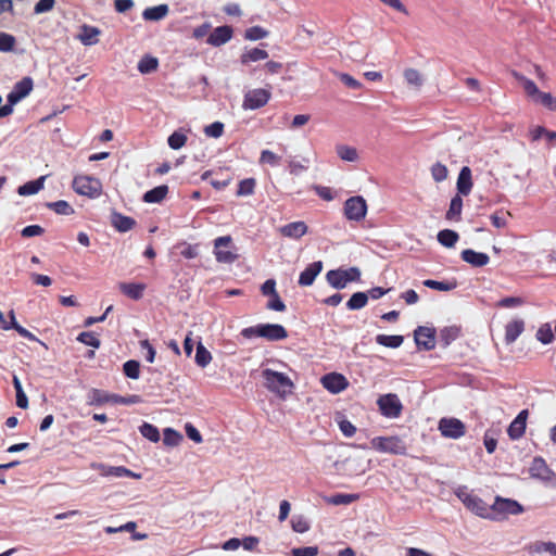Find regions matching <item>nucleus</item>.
I'll use <instances>...</instances> for the list:
<instances>
[{
	"label": "nucleus",
	"instance_id": "nucleus-1",
	"mask_svg": "<svg viewBox=\"0 0 556 556\" xmlns=\"http://www.w3.org/2000/svg\"><path fill=\"white\" fill-rule=\"evenodd\" d=\"M262 377L265 388L280 397H285L293 389V382L282 372L266 368L262 371Z\"/></svg>",
	"mask_w": 556,
	"mask_h": 556
},
{
	"label": "nucleus",
	"instance_id": "nucleus-2",
	"mask_svg": "<svg viewBox=\"0 0 556 556\" xmlns=\"http://www.w3.org/2000/svg\"><path fill=\"white\" fill-rule=\"evenodd\" d=\"M214 255L218 263L231 264L239 257L231 236L218 237L214 240Z\"/></svg>",
	"mask_w": 556,
	"mask_h": 556
},
{
	"label": "nucleus",
	"instance_id": "nucleus-3",
	"mask_svg": "<svg viewBox=\"0 0 556 556\" xmlns=\"http://www.w3.org/2000/svg\"><path fill=\"white\" fill-rule=\"evenodd\" d=\"M73 189L76 193L88 198H98L102 193L101 181L92 176L79 175L73 179Z\"/></svg>",
	"mask_w": 556,
	"mask_h": 556
},
{
	"label": "nucleus",
	"instance_id": "nucleus-4",
	"mask_svg": "<svg viewBox=\"0 0 556 556\" xmlns=\"http://www.w3.org/2000/svg\"><path fill=\"white\" fill-rule=\"evenodd\" d=\"M491 517L489 519H504L509 515H518L522 513V506L514 500L497 496L494 503L489 507Z\"/></svg>",
	"mask_w": 556,
	"mask_h": 556
},
{
	"label": "nucleus",
	"instance_id": "nucleus-5",
	"mask_svg": "<svg viewBox=\"0 0 556 556\" xmlns=\"http://www.w3.org/2000/svg\"><path fill=\"white\" fill-rule=\"evenodd\" d=\"M455 493L470 511L482 518L491 517L489 506L480 497L470 493L466 488H458Z\"/></svg>",
	"mask_w": 556,
	"mask_h": 556
},
{
	"label": "nucleus",
	"instance_id": "nucleus-6",
	"mask_svg": "<svg viewBox=\"0 0 556 556\" xmlns=\"http://www.w3.org/2000/svg\"><path fill=\"white\" fill-rule=\"evenodd\" d=\"M370 445L372 448L381 453H390L404 455L406 454V446L403 441L395 435L392 437H376L371 439Z\"/></svg>",
	"mask_w": 556,
	"mask_h": 556
},
{
	"label": "nucleus",
	"instance_id": "nucleus-7",
	"mask_svg": "<svg viewBox=\"0 0 556 556\" xmlns=\"http://www.w3.org/2000/svg\"><path fill=\"white\" fill-rule=\"evenodd\" d=\"M361 271L356 267L333 269L327 273V281L336 289H343L351 281H358Z\"/></svg>",
	"mask_w": 556,
	"mask_h": 556
},
{
	"label": "nucleus",
	"instance_id": "nucleus-8",
	"mask_svg": "<svg viewBox=\"0 0 556 556\" xmlns=\"http://www.w3.org/2000/svg\"><path fill=\"white\" fill-rule=\"evenodd\" d=\"M377 405L380 414L387 418L395 419L402 414L403 405L399 396L394 393H388L379 396Z\"/></svg>",
	"mask_w": 556,
	"mask_h": 556
},
{
	"label": "nucleus",
	"instance_id": "nucleus-9",
	"mask_svg": "<svg viewBox=\"0 0 556 556\" xmlns=\"http://www.w3.org/2000/svg\"><path fill=\"white\" fill-rule=\"evenodd\" d=\"M343 210L346 219L362 222L367 214V203L363 197H352L345 201Z\"/></svg>",
	"mask_w": 556,
	"mask_h": 556
},
{
	"label": "nucleus",
	"instance_id": "nucleus-10",
	"mask_svg": "<svg viewBox=\"0 0 556 556\" xmlns=\"http://www.w3.org/2000/svg\"><path fill=\"white\" fill-rule=\"evenodd\" d=\"M270 99V91L265 88H256L245 92L242 108L244 110H256L267 104Z\"/></svg>",
	"mask_w": 556,
	"mask_h": 556
},
{
	"label": "nucleus",
	"instance_id": "nucleus-11",
	"mask_svg": "<svg viewBox=\"0 0 556 556\" xmlns=\"http://www.w3.org/2000/svg\"><path fill=\"white\" fill-rule=\"evenodd\" d=\"M438 429L441 434L445 438L450 439H458L463 437L466 432V427L464 422L454 417H444L439 421Z\"/></svg>",
	"mask_w": 556,
	"mask_h": 556
},
{
	"label": "nucleus",
	"instance_id": "nucleus-12",
	"mask_svg": "<svg viewBox=\"0 0 556 556\" xmlns=\"http://www.w3.org/2000/svg\"><path fill=\"white\" fill-rule=\"evenodd\" d=\"M320 382L323 387L332 394L340 393L349 387L348 379L338 372L323 376Z\"/></svg>",
	"mask_w": 556,
	"mask_h": 556
},
{
	"label": "nucleus",
	"instance_id": "nucleus-13",
	"mask_svg": "<svg viewBox=\"0 0 556 556\" xmlns=\"http://www.w3.org/2000/svg\"><path fill=\"white\" fill-rule=\"evenodd\" d=\"M91 467L99 471L102 477H131L134 479H140V473H135L123 466H105L103 464H92Z\"/></svg>",
	"mask_w": 556,
	"mask_h": 556
},
{
	"label": "nucleus",
	"instance_id": "nucleus-14",
	"mask_svg": "<svg viewBox=\"0 0 556 556\" xmlns=\"http://www.w3.org/2000/svg\"><path fill=\"white\" fill-rule=\"evenodd\" d=\"M414 334L418 348L430 351L435 346L434 329L420 326L415 330Z\"/></svg>",
	"mask_w": 556,
	"mask_h": 556
},
{
	"label": "nucleus",
	"instance_id": "nucleus-15",
	"mask_svg": "<svg viewBox=\"0 0 556 556\" xmlns=\"http://www.w3.org/2000/svg\"><path fill=\"white\" fill-rule=\"evenodd\" d=\"M530 475L532 478L543 481H551L555 476L542 457H535L533 459L530 467Z\"/></svg>",
	"mask_w": 556,
	"mask_h": 556
},
{
	"label": "nucleus",
	"instance_id": "nucleus-16",
	"mask_svg": "<svg viewBox=\"0 0 556 556\" xmlns=\"http://www.w3.org/2000/svg\"><path fill=\"white\" fill-rule=\"evenodd\" d=\"M528 415H529L528 409H523L510 422V425L507 429V433L511 440H518L525 434Z\"/></svg>",
	"mask_w": 556,
	"mask_h": 556
},
{
	"label": "nucleus",
	"instance_id": "nucleus-17",
	"mask_svg": "<svg viewBox=\"0 0 556 556\" xmlns=\"http://www.w3.org/2000/svg\"><path fill=\"white\" fill-rule=\"evenodd\" d=\"M33 89V80L25 77L15 84L12 91L8 94V102L17 103L25 98Z\"/></svg>",
	"mask_w": 556,
	"mask_h": 556
},
{
	"label": "nucleus",
	"instance_id": "nucleus-18",
	"mask_svg": "<svg viewBox=\"0 0 556 556\" xmlns=\"http://www.w3.org/2000/svg\"><path fill=\"white\" fill-rule=\"evenodd\" d=\"M308 227L304 222H293L281 226L278 231L282 237L299 240L307 233Z\"/></svg>",
	"mask_w": 556,
	"mask_h": 556
},
{
	"label": "nucleus",
	"instance_id": "nucleus-19",
	"mask_svg": "<svg viewBox=\"0 0 556 556\" xmlns=\"http://www.w3.org/2000/svg\"><path fill=\"white\" fill-rule=\"evenodd\" d=\"M261 338L268 341H281L288 337L285 327L278 324H261Z\"/></svg>",
	"mask_w": 556,
	"mask_h": 556
},
{
	"label": "nucleus",
	"instance_id": "nucleus-20",
	"mask_svg": "<svg viewBox=\"0 0 556 556\" xmlns=\"http://www.w3.org/2000/svg\"><path fill=\"white\" fill-rule=\"evenodd\" d=\"M514 78L522 86L527 97L533 102L536 103L540 99L543 91H540L538 86L531 79L521 75L518 72H513Z\"/></svg>",
	"mask_w": 556,
	"mask_h": 556
},
{
	"label": "nucleus",
	"instance_id": "nucleus-21",
	"mask_svg": "<svg viewBox=\"0 0 556 556\" xmlns=\"http://www.w3.org/2000/svg\"><path fill=\"white\" fill-rule=\"evenodd\" d=\"M232 37V28L230 26L224 25L216 27L207 37L206 42L213 47H219L227 41H229Z\"/></svg>",
	"mask_w": 556,
	"mask_h": 556
},
{
	"label": "nucleus",
	"instance_id": "nucleus-22",
	"mask_svg": "<svg viewBox=\"0 0 556 556\" xmlns=\"http://www.w3.org/2000/svg\"><path fill=\"white\" fill-rule=\"evenodd\" d=\"M472 186L471 169L468 166H464L458 174L456 182L457 194L468 195L471 192Z\"/></svg>",
	"mask_w": 556,
	"mask_h": 556
},
{
	"label": "nucleus",
	"instance_id": "nucleus-23",
	"mask_svg": "<svg viewBox=\"0 0 556 556\" xmlns=\"http://www.w3.org/2000/svg\"><path fill=\"white\" fill-rule=\"evenodd\" d=\"M323 263L320 261L309 264L299 277V285L303 287L311 286L316 276L321 271Z\"/></svg>",
	"mask_w": 556,
	"mask_h": 556
},
{
	"label": "nucleus",
	"instance_id": "nucleus-24",
	"mask_svg": "<svg viewBox=\"0 0 556 556\" xmlns=\"http://www.w3.org/2000/svg\"><path fill=\"white\" fill-rule=\"evenodd\" d=\"M525 330V321L520 318L510 320L505 326V342L511 344Z\"/></svg>",
	"mask_w": 556,
	"mask_h": 556
},
{
	"label": "nucleus",
	"instance_id": "nucleus-25",
	"mask_svg": "<svg viewBox=\"0 0 556 556\" xmlns=\"http://www.w3.org/2000/svg\"><path fill=\"white\" fill-rule=\"evenodd\" d=\"M462 258L464 262L470 264L473 267H483L490 261L488 254L481 253V252H476L471 249L464 250L462 252Z\"/></svg>",
	"mask_w": 556,
	"mask_h": 556
},
{
	"label": "nucleus",
	"instance_id": "nucleus-26",
	"mask_svg": "<svg viewBox=\"0 0 556 556\" xmlns=\"http://www.w3.org/2000/svg\"><path fill=\"white\" fill-rule=\"evenodd\" d=\"M100 33L99 28L84 24L80 26L77 38L85 46H93L98 42Z\"/></svg>",
	"mask_w": 556,
	"mask_h": 556
},
{
	"label": "nucleus",
	"instance_id": "nucleus-27",
	"mask_svg": "<svg viewBox=\"0 0 556 556\" xmlns=\"http://www.w3.org/2000/svg\"><path fill=\"white\" fill-rule=\"evenodd\" d=\"M111 224L117 231L126 232L134 228L136 222L131 217L124 216L117 212H113L111 214Z\"/></svg>",
	"mask_w": 556,
	"mask_h": 556
},
{
	"label": "nucleus",
	"instance_id": "nucleus-28",
	"mask_svg": "<svg viewBox=\"0 0 556 556\" xmlns=\"http://www.w3.org/2000/svg\"><path fill=\"white\" fill-rule=\"evenodd\" d=\"M267 58L268 52L266 50L261 48H252L242 52L240 55V63L247 66L251 63L266 60Z\"/></svg>",
	"mask_w": 556,
	"mask_h": 556
},
{
	"label": "nucleus",
	"instance_id": "nucleus-29",
	"mask_svg": "<svg viewBox=\"0 0 556 556\" xmlns=\"http://www.w3.org/2000/svg\"><path fill=\"white\" fill-rule=\"evenodd\" d=\"M118 288L122 293L129 299L140 300L143 295V291L146 290V285L135 282H121L118 283Z\"/></svg>",
	"mask_w": 556,
	"mask_h": 556
},
{
	"label": "nucleus",
	"instance_id": "nucleus-30",
	"mask_svg": "<svg viewBox=\"0 0 556 556\" xmlns=\"http://www.w3.org/2000/svg\"><path fill=\"white\" fill-rule=\"evenodd\" d=\"M168 13V5L167 4H160L152 8H147L143 13L142 17L146 21L149 22H157L163 20Z\"/></svg>",
	"mask_w": 556,
	"mask_h": 556
},
{
	"label": "nucleus",
	"instance_id": "nucleus-31",
	"mask_svg": "<svg viewBox=\"0 0 556 556\" xmlns=\"http://www.w3.org/2000/svg\"><path fill=\"white\" fill-rule=\"evenodd\" d=\"M46 176H41L36 180L27 181L17 189V193L22 197L31 195L39 192L43 188Z\"/></svg>",
	"mask_w": 556,
	"mask_h": 556
},
{
	"label": "nucleus",
	"instance_id": "nucleus-32",
	"mask_svg": "<svg viewBox=\"0 0 556 556\" xmlns=\"http://www.w3.org/2000/svg\"><path fill=\"white\" fill-rule=\"evenodd\" d=\"M167 192H168V187L166 185H161V186L153 188L152 190L147 191L143 194L142 200L146 203H160L165 199Z\"/></svg>",
	"mask_w": 556,
	"mask_h": 556
},
{
	"label": "nucleus",
	"instance_id": "nucleus-33",
	"mask_svg": "<svg viewBox=\"0 0 556 556\" xmlns=\"http://www.w3.org/2000/svg\"><path fill=\"white\" fill-rule=\"evenodd\" d=\"M0 327L3 330L14 329L23 338H26V339L31 340V341H39L31 332H29L24 327L20 326L17 323H8L4 319V316H3V314L1 312H0Z\"/></svg>",
	"mask_w": 556,
	"mask_h": 556
},
{
	"label": "nucleus",
	"instance_id": "nucleus-34",
	"mask_svg": "<svg viewBox=\"0 0 556 556\" xmlns=\"http://www.w3.org/2000/svg\"><path fill=\"white\" fill-rule=\"evenodd\" d=\"M463 210L462 195L456 194L452 198L450 207L446 212L445 218L448 220L459 222Z\"/></svg>",
	"mask_w": 556,
	"mask_h": 556
},
{
	"label": "nucleus",
	"instance_id": "nucleus-35",
	"mask_svg": "<svg viewBox=\"0 0 556 556\" xmlns=\"http://www.w3.org/2000/svg\"><path fill=\"white\" fill-rule=\"evenodd\" d=\"M529 137L533 142L540 140L543 137L553 143L556 141V131L547 130L543 126H533L529 129Z\"/></svg>",
	"mask_w": 556,
	"mask_h": 556
},
{
	"label": "nucleus",
	"instance_id": "nucleus-36",
	"mask_svg": "<svg viewBox=\"0 0 556 556\" xmlns=\"http://www.w3.org/2000/svg\"><path fill=\"white\" fill-rule=\"evenodd\" d=\"M526 548L529 554H541L543 552H548L549 554L556 556V544L554 542L536 541L529 544Z\"/></svg>",
	"mask_w": 556,
	"mask_h": 556
},
{
	"label": "nucleus",
	"instance_id": "nucleus-37",
	"mask_svg": "<svg viewBox=\"0 0 556 556\" xmlns=\"http://www.w3.org/2000/svg\"><path fill=\"white\" fill-rule=\"evenodd\" d=\"M336 151L338 156L345 162H357L359 159L358 151L356 148L346 146V144H338L336 147Z\"/></svg>",
	"mask_w": 556,
	"mask_h": 556
},
{
	"label": "nucleus",
	"instance_id": "nucleus-38",
	"mask_svg": "<svg viewBox=\"0 0 556 556\" xmlns=\"http://www.w3.org/2000/svg\"><path fill=\"white\" fill-rule=\"evenodd\" d=\"M159 61L152 55H144L138 63V71L141 74H150L157 70Z\"/></svg>",
	"mask_w": 556,
	"mask_h": 556
},
{
	"label": "nucleus",
	"instance_id": "nucleus-39",
	"mask_svg": "<svg viewBox=\"0 0 556 556\" xmlns=\"http://www.w3.org/2000/svg\"><path fill=\"white\" fill-rule=\"evenodd\" d=\"M194 361L197 365L202 368L206 367L212 361V354L210 353L208 350H206V348L202 344L201 341H199L197 344Z\"/></svg>",
	"mask_w": 556,
	"mask_h": 556
},
{
	"label": "nucleus",
	"instance_id": "nucleus-40",
	"mask_svg": "<svg viewBox=\"0 0 556 556\" xmlns=\"http://www.w3.org/2000/svg\"><path fill=\"white\" fill-rule=\"evenodd\" d=\"M404 338L402 336H387V334H378L376 337V342L380 345L396 349L402 345Z\"/></svg>",
	"mask_w": 556,
	"mask_h": 556
},
{
	"label": "nucleus",
	"instance_id": "nucleus-41",
	"mask_svg": "<svg viewBox=\"0 0 556 556\" xmlns=\"http://www.w3.org/2000/svg\"><path fill=\"white\" fill-rule=\"evenodd\" d=\"M458 240V233L451 229L439 231L438 241L446 248H453Z\"/></svg>",
	"mask_w": 556,
	"mask_h": 556
},
{
	"label": "nucleus",
	"instance_id": "nucleus-42",
	"mask_svg": "<svg viewBox=\"0 0 556 556\" xmlns=\"http://www.w3.org/2000/svg\"><path fill=\"white\" fill-rule=\"evenodd\" d=\"M538 341L542 344H549L554 340V333L552 330V326L548 323L542 324L535 334Z\"/></svg>",
	"mask_w": 556,
	"mask_h": 556
},
{
	"label": "nucleus",
	"instance_id": "nucleus-43",
	"mask_svg": "<svg viewBox=\"0 0 556 556\" xmlns=\"http://www.w3.org/2000/svg\"><path fill=\"white\" fill-rule=\"evenodd\" d=\"M404 78L409 86L416 89H419L424 84L422 75L415 68H406L404 71Z\"/></svg>",
	"mask_w": 556,
	"mask_h": 556
},
{
	"label": "nucleus",
	"instance_id": "nucleus-44",
	"mask_svg": "<svg viewBox=\"0 0 556 556\" xmlns=\"http://www.w3.org/2000/svg\"><path fill=\"white\" fill-rule=\"evenodd\" d=\"M422 283H424V286H426L430 289H434V290H439V291H451L457 287V282L455 280L437 281V280H432V279H427Z\"/></svg>",
	"mask_w": 556,
	"mask_h": 556
},
{
	"label": "nucleus",
	"instance_id": "nucleus-45",
	"mask_svg": "<svg viewBox=\"0 0 556 556\" xmlns=\"http://www.w3.org/2000/svg\"><path fill=\"white\" fill-rule=\"evenodd\" d=\"M459 333L460 329L456 326L445 327L440 331V341L446 346L456 340Z\"/></svg>",
	"mask_w": 556,
	"mask_h": 556
},
{
	"label": "nucleus",
	"instance_id": "nucleus-46",
	"mask_svg": "<svg viewBox=\"0 0 556 556\" xmlns=\"http://www.w3.org/2000/svg\"><path fill=\"white\" fill-rule=\"evenodd\" d=\"M368 301V294L365 292H356L354 293L346 303L349 309H361L363 308Z\"/></svg>",
	"mask_w": 556,
	"mask_h": 556
},
{
	"label": "nucleus",
	"instance_id": "nucleus-47",
	"mask_svg": "<svg viewBox=\"0 0 556 556\" xmlns=\"http://www.w3.org/2000/svg\"><path fill=\"white\" fill-rule=\"evenodd\" d=\"M167 142L173 150H178L186 144L187 135L181 129L176 130L168 137Z\"/></svg>",
	"mask_w": 556,
	"mask_h": 556
},
{
	"label": "nucleus",
	"instance_id": "nucleus-48",
	"mask_svg": "<svg viewBox=\"0 0 556 556\" xmlns=\"http://www.w3.org/2000/svg\"><path fill=\"white\" fill-rule=\"evenodd\" d=\"M358 494L339 493L328 497L326 501L332 505H348L358 500Z\"/></svg>",
	"mask_w": 556,
	"mask_h": 556
},
{
	"label": "nucleus",
	"instance_id": "nucleus-49",
	"mask_svg": "<svg viewBox=\"0 0 556 556\" xmlns=\"http://www.w3.org/2000/svg\"><path fill=\"white\" fill-rule=\"evenodd\" d=\"M182 441V435L172 429V428H165L164 429V437H163V443L166 445V446H177L180 442Z\"/></svg>",
	"mask_w": 556,
	"mask_h": 556
},
{
	"label": "nucleus",
	"instance_id": "nucleus-50",
	"mask_svg": "<svg viewBox=\"0 0 556 556\" xmlns=\"http://www.w3.org/2000/svg\"><path fill=\"white\" fill-rule=\"evenodd\" d=\"M139 430H140V433L142 434V437H144L149 441L154 442V443L160 441V432L155 426L148 424V422H143L140 426Z\"/></svg>",
	"mask_w": 556,
	"mask_h": 556
},
{
	"label": "nucleus",
	"instance_id": "nucleus-51",
	"mask_svg": "<svg viewBox=\"0 0 556 556\" xmlns=\"http://www.w3.org/2000/svg\"><path fill=\"white\" fill-rule=\"evenodd\" d=\"M48 207L53 210L56 214L60 215H72L74 214L73 207L63 200L56 201V202H50L47 204Z\"/></svg>",
	"mask_w": 556,
	"mask_h": 556
},
{
	"label": "nucleus",
	"instance_id": "nucleus-52",
	"mask_svg": "<svg viewBox=\"0 0 556 556\" xmlns=\"http://www.w3.org/2000/svg\"><path fill=\"white\" fill-rule=\"evenodd\" d=\"M447 175L448 170L444 164L437 162L431 166V176L434 181L441 182L447 178Z\"/></svg>",
	"mask_w": 556,
	"mask_h": 556
},
{
	"label": "nucleus",
	"instance_id": "nucleus-53",
	"mask_svg": "<svg viewBox=\"0 0 556 556\" xmlns=\"http://www.w3.org/2000/svg\"><path fill=\"white\" fill-rule=\"evenodd\" d=\"M337 422L339 425V428L341 432L346 437L351 438L355 434L356 428L353 426L343 415H339L337 417Z\"/></svg>",
	"mask_w": 556,
	"mask_h": 556
},
{
	"label": "nucleus",
	"instance_id": "nucleus-54",
	"mask_svg": "<svg viewBox=\"0 0 556 556\" xmlns=\"http://www.w3.org/2000/svg\"><path fill=\"white\" fill-rule=\"evenodd\" d=\"M255 188V179L253 178H247L239 182L237 195L243 197V195H250L254 192Z\"/></svg>",
	"mask_w": 556,
	"mask_h": 556
},
{
	"label": "nucleus",
	"instance_id": "nucleus-55",
	"mask_svg": "<svg viewBox=\"0 0 556 556\" xmlns=\"http://www.w3.org/2000/svg\"><path fill=\"white\" fill-rule=\"evenodd\" d=\"M124 374L130 379H138L140 374V364L137 361H128L123 366Z\"/></svg>",
	"mask_w": 556,
	"mask_h": 556
},
{
	"label": "nucleus",
	"instance_id": "nucleus-56",
	"mask_svg": "<svg viewBox=\"0 0 556 556\" xmlns=\"http://www.w3.org/2000/svg\"><path fill=\"white\" fill-rule=\"evenodd\" d=\"M268 31L260 26H253L245 30L244 38L248 40H260L267 37Z\"/></svg>",
	"mask_w": 556,
	"mask_h": 556
},
{
	"label": "nucleus",
	"instance_id": "nucleus-57",
	"mask_svg": "<svg viewBox=\"0 0 556 556\" xmlns=\"http://www.w3.org/2000/svg\"><path fill=\"white\" fill-rule=\"evenodd\" d=\"M535 104H541L547 110L556 112V98L549 92H542Z\"/></svg>",
	"mask_w": 556,
	"mask_h": 556
},
{
	"label": "nucleus",
	"instance_id": "nucleus-58",
	"mask_svg": "<svg viewBox=\"0 0 556 556\" xmlns=\"http://www.w3.org/2000/svg\"><path fill=\"white\" fill-rule=\"evenodd\" d=\"M203 131L207 137L219 138L224 132V124L220 122H215L211 125L205 126Z\"/></svg>",
	"mask_w": 556,
	"mask_h": 556
},
{
	"label": "nucleus",
	"instance_id": "nucleus-59",
	"mask_svg": "<svg viewBox=\"0 0 556 556\" xmlns=\"http://www.w3.org/2000/svg\"><path fill=\"white\" fill-rule=\"evenodd\" d=\"M15 45V38L7 33L0 31V51L9 52L12 51Z\"/></svg>",
	"mask_w": 556,
	"mask_h": 556
},
{
	"label": "nucleus",
	"instance_id": "nucleus-60",
	"mask_svg": "<svg viewBox=\"0 0 556 556\" xmlns=\"http://www.w3.org/2000/svg\"><path fill=\"white\" fill-rule=\"evenodd\" d=\"M291 526H292L293 531L299 532V533H304V532L308 531V529H309L308 521L302 516L293 517L291 520Z\"/></svg>",
	"mask_w": 556,
	"mask_h": 556
},
{
	"label": "nucleus",
	"instance_id": "nucleus-61",
	"mask_svg": "<svg viewBox=\"0 0 556 556\" xmlns=\"http://www.w3.org/2000/svg\"><path fill=\"white\" fill-rule=\"evenodd\" d=\"M77 340L86 345L96 349L100 346V340L92 332H81L77 337Z\"/></svg>",
	"mask_w": 556,
	"mask_h": 556
},
{
	"label": "nucleus",
	"instance_id": "nucleus-62",
	"mask_svg": "<svg viewBox=\"0 0 556 556\" xmlns=\"http://www.w3.org/2000/svg\"><path fill=\"white\" fill-rule=\"evenodd\" d=\"M178 249H180V254L188 258V260H191V258H194L198 256V247L197 245H191L189 243H180L177 245Z\"/></svg>",
	"mask_w": 556,
	"mask_h": 556
},
{
	"label": "nucleus",
	"instance_id": "nucleus-63",
	"mask_svg": "<svg viewBox=\"0 0 556 556\" xmlns=\"http://www.w3.org/2000/svg\"><path fill=\"white\" fill-rule=\"evenodd\" d=\"M307 163H308V160H306V159L304 160V163L296 161L294 159L289 160L288 168H289L290 174L299 175L300 173L306 170Z\"/></svg>",
	"mask_w": 556,
	"mask_h": 556
},
{
	"label": "nucleus",
	"instance_id": "nucleus-64",
	"mask_svg": "<svg viewBox=\"0 0 556 556\" xmlns=\"http://www.w3.org/2000/svg\"><path fill=\"white\" fill-rule=\"evenodd\" d=\"M317 554V546L295 547L291 551L292 556H316Z\"/></svg>",
	"mask_w": 556,
	"mask_h": 556
}]
</instances>
